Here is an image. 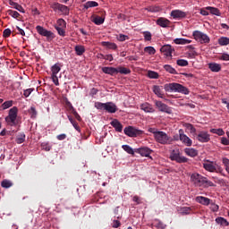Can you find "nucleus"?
<instances>
[{"label": "nucleus", "instance_id": "obj_47", "mask_svg": "<svg viewBox=\"0 0 229 229\" xmlns=\"http://www.w3.org/2000/svg\"><path fill=\"white\" fill-rule=\"evenodd\" d=\"M148 78H150L151 80H157V78H158V72H154V71H148Z\"/></svg>", "mask_w": 229, "mask_h": 229}, {"label": "nucleus", "instance_id": "obj_43", "mask_svg": "<svg viewBox=\"0 0 229 229\" xmlns=\"http://www.w3.org/2000/svg\"><path fill=\"white\" fill-rule=\"evenodd\" d=\"M7 13L13 19H19V17H21V14L17 11L8 10Z\"/></svg>", "mask_w": 229, "mask_h": 229}, {"label": "nucleus", "instance_id": "obj_42", "mask_svg": "<svg viewBox=\"0 0 229 229\" xmlns=\"http://www.w3.org/2000/svg\"><path fill=\"white\" fill-rule=\"evenodd\" d=\"M13 106V100L5 101L2 104L3 110H7V108H11Z\"/></svg>", "mask_w": 229, "mask_h": 229}, {"label": "nucleus", "instance_id": "obj_9", "mask_svg": "<svg viewBox=\"0 0 229 229\" xmlns=\"http://www.w3.org/2000/svg\"><path fill=\"white\" fill-rule=\"evenodd\" d=\"M123 131L125 135H128V137H139V135H142V133H144V131L133 126L125 127Z\"/></svg>", "mask_w": 229, "mask_h": 229}, {"label": "nucleus", "instance_id": "obj_57", "mask_svg": "<svg viewBox=\"0 0 229 229\" xmlns=\"http://www.w3.org/2000/svg\"><path fill=\"white\" fill-rule=\"evenodd\" d=\"M12 35V30L10 29H5L3 32V37L4 38H8V37H10Z\"/></svg>", "mask_w": 229, "mask_h": 229}, {"label": "nucleus", "instance_id": "obj_3", "mask_svg": "<svg viewBox=\"0 0 229 229\" xmlns=\"http://www.w3.org/2000/svg\"><path fill=\"white\" fill-rule=\"evenodd\" d=\"M165 92H180L181 94H184L185 96H188L189 94V89H187L185 86L172 82L165 85Z\"/></svg>", "mask_w": 229, "mask_h": 229}, {"label": "nucleus", "instance_id": "obj_8", "mask_svg": "<svg viewBox=\"0 0 229 229\" xmlns=\"http://www.w3.org/2000/svg\"><path fill=\"white\" fill-rule=\"evenodd\" d=\"M192 36L194 37L195 40H198L199 42H200V44H208L210 42V38L208 37V35L199 30L193 31Z\"/></svg>", "mask_w": 229, "mask_h": 229}, {"label": "nucleus", "instance_id": "obj_16", "mask_svg": "<svg viewBox=\"0 0 229 229\" xmlns=\"http://www.w3.org/2000/svg\"><path fill=\"white\" fill-rule=\"evenodd\" d=\"M170 15L173 19H185V17H187V13L182 10H173Z\"/></svg>", "mask_w": 229, "mask_h": 229}, {"label": "nucleus", "instance_id": "obj_2", "mask_svg": "<svg viewBox=\"0 0 229 229\" xmlns=\"http://www.w3.org/2000/svg\"><path fill=\"white\" fill-rule=\"evenodd\" d=\"M148 131L149 133H153L154 139L158 144H167V142H173V138L171 136L167 135V133L158 131L157 128H148Z\"/></svg>", "mask_w": 229, "mask_h": 229}, {"label": "nucleus", "instance_id": "obj_44", "mask_svg": "<svg viewBox=\"0 0 229 229\" xmlns=\"http://www.w3.org/2000/svg\"><path fill=\"white\" fill-rule=\"evenodd\" d=\"M210 133H215L222 137V135H225V131L223 129H210Z\"/></svg>", "mask_w": 229, "mask_h": 229}, {"label": "nucleus", "instance_id": "obj_27", "mask_svg": "<svg viewBox=\"0 0 229 229\" xmlns=\"http://www.w3.org/2000/svg\"><path fill=\"white\" fill-rule=\"evenodd\" d=\"M77 56H81L85 53V47L81 45H77L74 47Z\"/></svg>", "mask_w": 229, "mask_h": 229}, {"label": "nucleus", "instance_id": "obj_11", "mask_svg": "<svg viewBox=\"0 0 229 229\" xmlns=\"http://www.w3.org/2000/svg\"><path fill=\"white\" fill-rule=\"evenodd\" d=\"M174 140H181L183 144H192V140L183 132V129L179 130V136H174Z\"/></svg>", "mask_w": 229, "mask_h": 229}, {"label": "nucleus", "instance_id": "obj_30", "mask_svg": "<svg viewBox=\"0 0 229 229\" xmlns=\"http://www.w3.org/2000/svg\"><path fill=\"white\" fill-rule=\"evenodd\" d=\"M117 74H130L131 72V70L130 68L119 66L116 68Z\"/></svg>", "mask_w": 229, "mask_h": 229}, {"label": "nucleus", "instance_id": "obj_40", "mask_svg": "<svg viewBox=\"0 0 229 229\" xmlns=\"http://www.w3.org/2000/svg\"><path fill=\"white\" fill-rule=\"evenodd\" d=\"M26 140V135L24 133H20L16 137V142L17 144H22Z\"/></svg>", "mask_w": 229, "mask_h": 229}, {"label": "nucleus", "instance_id": "obj_33", "mask_svg": "<svg viewBox=\"0 0 229 229\" xmlns=\"http://www.w3.org/2000/svg\"><path fill=\"white\" fill-rule=\"evenodd\" d=\"M174 44L185 46V44H191L192 42L191 39H185V38H175L174 40Z\"/></svg>", "mask_w": 229, "mask_h": 229}, {"label": "nucleus", "instance_id": "obj_59", "mask_svg": "<svg viewBox=\"0 0 229 229\" xmlns=\"http://www.w3.org/2000/svg\"><path fill=\"white\" fill-rule=\"evenodd\" d=\"M35 89H27L24 90L23 95L26 98H30V96L31 95V92H33Z\"/></svg>", "mask_w": 229, "mask_h": 229}, {"label": "nucleus", "instance_id": "obj_12", "mask_svg": "<svg viewBox=\"0 0 229 229\" xmlns=\"http://www.w3.org/2000/svg\"><path fill=\"white\" fill-rule=\"evenodd\" d=\"M51 8H53L55 12H56V10H59L61 13H64V15H69V7L60 3L52 4Z\"/></svg>", "mask_w": 229, "mask_h": 229}, {"label": "nucleus", "instance_id": "obj_64", "mask_svg": "<svg viewBox=\"0 0 229 229\" xmlns=\"http://www.w3.org/2000/svg\"><path fill=\"white\" fill-rule=\"evenodd\" d=\"M56 139L58 140H65V139H67V135L66 134H59L56 136Z\"/></svg>", "mask_w": 229, "mask_h": 229}, {"label": "nucleus", "instance_id": "obj_39", "mask_svg": "<svg viewBox=\"0 0 229 229\" xmlns=\"http://www.w3.org/2000/svg\"><path fill=\"white\" fill-rule=\"evenodd\" d=\"M93 22H94V24H97V26H101V24H103V22H105V18H103L101 16H97L93 19Z\"/></svg>", "mask_w": 229, "mask_h": 229}, {"label": "nucleus", "instance_id": "obj_5", "mask_svg": "<svg viewBox=\"0 0 229 229\" xmlns=\"http://www.w3.org/2000/svg\"><path fill=\"white\" fill-rule=\"evenodd\" d=\"M169 158L173 162H177V164H187V162H189V158L182 156V153L178 148L170 151Z\"/></svg>", "mask_w": 229, "mask_h": 229}, {"label": "nucleus", "instance_id": "obj_1", "mask_svg": "<svg viewBox=\"0 0 229 229\" xmlns=\"http://www.w3.org/2000/svg\"><path fill=\"white\" fill-rule=\"evenodd\" d=\"M191 182L195 187H201L202 189H208V187H214V182L208 181L207 177L195 173L191 176Z\"/></svg>", "mask_w": 229, "mask_h": 229}, {"label": "nucleus", "instance_id": "obj_61", "mask_svg": "<svg viewBox=\"0 0 229 229\" xmlns=\"http://www.w3.org/2000/svg\"><path fill=\"white\" fill-rule=\"evenodd\" d=\"M51 78H52L53 83H55L56 87H58V85H60V82H58V76L51 75Z\"/></svg>", "mask_w": 229, "mask_h": 229}, {"label": "nucleus", "instance_id": "obj_14", "mask_svg": "<svg viewBox=\"0 0 229 229\" xmlns=\"http://www.w3.org/2000/svg\"><path fill=\"white\" fill-rule=\"evenodd\" d=\"M135 153H139L141 157H147L148 158H151V153L152 150L149 149L148 148L143 147L140 148H136Z\"/></svg>", "mask_w": 229, "mask_h": 229}, {"label": "nucleus", "instance_id": "obj_48", "mask_svg": "<svg viewBox=\"0 0 229 229\" xmlns=\"http://www.w3.org/2000/svg\"><path fill=\"white\" fill-rule=\"evenodd\" d=\"M144 51L148 53V55H155V53H157V50L153 47H146Z\"/></svg>", "mask_w": 229, "mask_h": 229}, {"label": "nucleus", "instance_id": "obj_60", "mask_svg": "<svg viewBox=\"0 0 229 229\" xmlns=\"http://www.w3.org/2000/svg\"><path fill=\"white\" fill-rule=\"evenodd\" d=\"M219 60H223L224 62H229V55L228 54H222L219 57Z\"/></svg>", "mask_w": 229, "mask_h": 229}, {"label": "nucleus", "instance_id": "obj_52", "mask_svg": "<svg viewBox=\"0 0 229 229\" xmlns=\"http://www.w3.org/2000/svg\"><path fill=\"white\" fill-rule=\"evenodd\" d=\"M68 119L72 126L75 128V130H77V131H80V125H78V123H76V121H74L71 116H68Z\"/></svg>", "mask_w": 229, "mask_h": 229}, {"label": "nucleus", "instance_id": "obj_51", "mask_svg": "<svg viewBox=\"0 0 229 229\" xmlns=\"http://www.w3.org/2000/svg\"><path fill=\"white\" fill-rule=\"evenodd\" d=\"M117 40H119V42H124L125 40H130V37L124 34H119L117 36Z\"/></svg>", "mask_w": 229, "mask_h": 229}, {"label": "nucleus", "instance_id": "obj_19", "mask_svg": "<svg viewBox=\"0 0 229 229\" xmlns=\"http://www.w3.org/2000/svg\"><path fill=\"white\" fill-rule=\"evenodd\" d=\"M161 53H164L165 56H173V51L174 48L171 45H165L160 48Z\"/></svg>", "mask_w": 229, "mask_h": 229}, {"label": "nucleus", "instance_id": "obj_24", "mask_svg": "<svg viewBox=\"0 0 229 229\" xmlns=\"http://www.w3.org/2000/svg\"><path fill=\"white\" fill-rule=\"evenodd\" d=\"M101 46L103 47H106L107 49H117V45L115 43L108 42V41H102Z\"/></svg>", "mask_w": 229, "mask_h": 229}, {"label": "nucleus", "instance_id": "obj_4", "mask_svg": "<svg viewBox=\"0 0 229 229\" xmlns=\"http://www.w3.org/2000/svg\"><path fill=\"white\" fill-rule=\"evenodd\" d=\"M95 108L97 110H106L108 114H115L117 112V106L114 102H95Z\"/></svg>", "mask_w": 229, "mask_h": 229}, {"label": "nucleus", "instance_id": "obj_56", "mask_svg": "<svg viewBox=\"0 0 229 229\" xmlns=\"http://www.w3.org/2000/svg\"><path fill=\"white\" fill-rule=\"evenodd\" d=\"M57 26H59V28H66L67 23L65 22V21L64 19H59L57 20Z\"/></svg>", "mask_w": 229, "mask_h": 229}, {"label": "nucleus", "instance_id": "obj_58", "mask_svg": "<svg viewBox=\"0 0 229 229\" xmlns=\"http://www.w3.org/2000/svg\"><path fill=\"white\" fill-rule=\"evenodd\" d=\"M30 114V117L33 119L35 117H37V109H35V107H30V109L29 110Z\"/></svg>", "mask_w": 229, "mask_h": 229}, {"label": "nucleus", "instance_id": "obj_38", "mask_svg": "<svg viewBox=\"0 0 229 229\" xmlns=\"http://www.w3.org/2000/svg\"><path fill=\"white\" fill-rule=\"evenodd\" d=\"M184 126L186 130L190 131V133H191L192 135H196V128L194 127V125H192V123H185Z\"/></svg>", "mask_w": 229, "mask_h": 229}, {"label": "nucleus", "instance_id": "obj_6", "mask_svg": "<svg viewBox=\"0 0 229 229\" xmlns=\"http://www.w3.org/2000/svg\"><path fill=\"white\" fill-rule=\"evenodd\" d=\"M19 114V108L13 106L9 110L8 115L5 117V123L10 126H15L17 124V114Z\"/></svg>", "mask_w": 229, "mask_h": 229}, {"label": "nucleus", "instance_id": "obj_26", "mask_svg": "<svg viewBox=\"0 0 229 229\" xmlns=\"http://www.w3.org/2000/svg\"><path fill=\"white\" fill-rule=\"evenodd\" d=\"M206 10H208V12H210V13L212 15H216V17L221 16V12L219 11V9H217L216 7L208 6V7H206Z\"/></svg>", "mask_w": 229, "mask_h": 229}, {"label": "nucleus", "instance_id": "obj_41", "mask_svg": "<svg viewBox=\"0 0 229 229\" xmlns=\"http://www.w3.org/2000/svg\"><path fill=\"white\" fill-rule=\"evenodd\" d=\"M218 44H219V46H228L229 38L226 37H222V38H218Z\"/></svg>", "mask_w": 229, "mask_h": 229}, {"label": "nucleus", "instance_id": "obj_22", "mask_svg": "<svg viewBox=\"0 0 229 229\" xmlns=\"http://www.w3.org/2000/svg\"><path fill=\"white\" fill-rule=\"evenodd\" d=\"M102 72H105V74H109L110 76H114V74H117V68L103 67Z\"/></svg>", "mask_w": 229, "mask_h": 229}, {"label": "nucleus", "instance_id": "obj_28", "mask_svg": "<svg viewBox=\"0 0 229 229\" xmlns=\"http://www.w3.org/2000/svg\"><path fill=\"white\" fill-rule=\"evenodd\" d=\"M153 92L157 97L164 98V93L162 92V88H160V86H153Z\"/></svg>", "mask_w": 229, "mask_h": 229}, {"label": "nucleus", "instance_id": "obj_31", "mask_svg": "<svg viewBox=\"0 0 229 229\" xmlns=\"http://www.w3.org/2000/svg\"><path fill=\"white\" fill-rule=\"evenodd\" d=\"M1 187H3V189H10V187H13V182L10 180L4 179L1 182Z\"/></svg>", "mask_w": 229, "mask_h": 229}, {"label": "nucleus", "instance_id": "obj_37", "mask_svg": "<svg viewBox=\"0 0 229 229\" xmlns=\"http://www.w3.org/2000/svg\"><path fill=\"white\" fill-rule=\"evenodd\" d=\"M164 69L165 71H166V72H169L170 74H178V72H176V69L173 68V66L169 64H165Z\"/></svg>", "mask_w": 229, "mask_h": 229}, {"label": "nucleus", "instance_id": "obj_49", "mask_svg": "<svg viewBox=\"0 0 229 229\" xmlns=\"http://www.w3.org/2000/svg\"><path fill=\"white\" fill-rule=\"evenodd\" d=\"M58 35H60V37H65V29L60 27V26H55Z\"/></svg>", "mask_w": 229, "mask_h": 229}, {"label": "nucleus", "instance_id": "obj_63", "mask_svg": "<svg viewBox=\"0 0 229 229\" xmlns=\"http://www.w3.org/2000/svg\"><path fill=\"white\" fill-rule=\"evenodd\" d=\"M121 226V222L119 220L113 221V228H119Z\"/></svg>", "mask_w": 229, "mask_h": 229}, {"label": "nucleus", "instance_id": "obj_23", "mask_svg": "<svg viewBox=\"0 0 229 229\" xmlns=\"http://www.w3.org/2000/svg\"><path fill=\"white\" fill-rule=\"evenodd\" d=\"M208 69H210L212 72H219V71H221V64L217 63H210L208 64Z\"/></svg>", "mask_w": 229, "mask_h": 229}, {"label": "nucleus", "instance_id": "obj_54", "mask_svg": "<svg viewBox=\"0 0 229 229\" xmlns=\"http://www.w3.org/2000/svg\"><path fill=\"white\" fill-rule=\"evenodd\" d=\"M222 162H223V164H224V165H225V171H226V172L228 173V174H229V159L226 158V157H225V158H223Z\"/></svg>", "mask_w": 229, "mask_h": 229}, {"label": "nucleus", "instance_id": "obj_46", "mask_svg": "<svg viewBox=\"0 0 229 229\" xmlns=\"http://www.w3.org/2000/svg\"><path fill=\"white\" fill-rule=\"evenodd\" d=\"M176 64L180 67H187V65H189V61L185 59H178Z\"/></svg>", "mask_w": 229, "mask_h": 229}, {"label": "nucleus", "instance_id": "obj_34", "mask_svg": "<svg viewBox=\"0 0 229 229\" xmlns=\"http://www.w3.org/2000/svg\"><path fill=\"white\" fill-rule=\"evenodd\" d=\"M9 4L11 6H13L15 10H18V12H21V13H24V8L22 7V5H21V4H19L15 2H13V1H10Z\"/></svg>", "mask_w": 229, "mask_h": 229}, {"label": "nucleus", "instance_id": "obj_20", "mask_svg": "<svg viewBox=\"0 0 229 229\" xmlns=\"http://www.w3.org/2000/svg\"><path fill=\"white\" fill-rule=\"evenodd\" d=\"M111 126H113V128H114L115 131H118L119 133H121V131H123V123H121V122H119V120L117 119H113V121L110 123Z\"/></svg>", "mask_w": 229, "mask_h": 229}, {"label": "nucleus", "instance_id": "obj_10", "mask_svg": "<svg viewBox=\"0 0 229 229\" xmlns=\"http://www.w3.org/2000/svg\"><path fill=\"white\" fill-rule=\"evenodd\" d=\"M155 106L157 107L159 112H164L165 114H173V109L166 104L159 100H154Z\"/></svg>", "mask_w": 229, "mask_h": 229}, {"label": "nucleus", "instance_id": "obj_25", "mask_svg": "<svg viewBox=\"0 0 229 229\" xmlns=\"http://www.w3.org/2000/svg\"><path fill=\"white\" fill-rule=\"evenodd\" d=\"M184 153L188 156V157H198V150L194 149V148H187L184 149Z\"/></svg>", "mask_w": 229, "mask_h": 229}, {"label": "nucleus", "instance_id": "obj_50", "mask_svg": "<svg viewBox=\"0 0 229 229\" xmlns=\"http://www.w3.org/2000/svg\"><path fill=\"white\" fill-rule=\"evenodd\" d=\"M122 148L123 149H124V151L129 153V155H133V153H135V151H133V148H131V147H130L129 145H123Z\"/></svg>", "mask_w": 229, "mask_h": 229}, {"label": "nucleus", "instance_id": "obj_53", "mask_svg": "<svg viewBox=\"0 0 229 229\" xmlns=\"http://www.w3.org/2000/svg\"><path fill=\"white\" fill-rule=\"evenodd\" d=\"M143 36H144V38H145V40L147 42L151 41V37H152L151 32H149V31H143Z\"/></svg>", "mask_w": 229, "mask_h": 229}, {"label": "nucleus", "instance_id": "obj_17", "mask_svg": "<svg viewBox=\"0 0 229 229\" xmlns=\"http://www.w3.org/2000/svg\"><path fill=\"white\" fill-rule=\"evenodd\" d=\"M195 201L197 203H199L200 205H204L205 207H208V205L211 204L212 199L203 197V196H198L195 198Z\"/></svg>", "mask_w": 229, "mask_h": 229}, {"label": "nucleus", "instance_id": "obj_15", "mask_svg": "<svg viewBox=\"0 0 229 229\" xmlns=\"http://www.w3.org/2000/svg\"><path fill=\"white\" fill-rule=\"evenodd\" d=\"M140 110H143L146 114H155V108L153 105L145 102L140 106Z\"/></svg>", "mask_w": 229, "mask_h": 229}, {"label": "nucleus", "instance_id": "obj_32", "mask_svg": "<svg viewBox=\"0 0 229 229\" xmlns=\"http://www.w3.org/2000/svg\"><path fill=\"white\" fill-rule=\"evenodd\" d=\"M216 223H217V225H221V226H229L228 220L221 216L216 218Z\"/></svg>", "mask_w": 229, "mask_h": 229}, {"label": "nucleus", "instance_id": "obj_36", "mask_svg": "<svg viewBox=\"0 0 229 229\" xmlns=\"http://www.w3.org/2000/svg\"><path fill=\"white\" fill-rule=\"evenodd\" d=\"M188 55L190 58H194L195 56H198V52L194 50V47H192L191 45L188 46Z\"/></svg>", "mask_w": 229, "mask_h": 229}, {"label": "nucleus", "instance_id": "obj_7", "mask_svg": "<svg viewBox=\"0 0 229 229\" xmlns=\"http://www.w3.org/2000/svg\"><path fill=\"white\" fill-rule=\"evenodd\" d=\"M36 31L38 33V35H41V37H46L47 42H51L53 38H55V33L53 31L47 30V29H44V27L38 25L36 27Z\"/></svg>", "mask_w": 229, "mask_h": 229}, {"label": "nucleus", "instance_id": "obj_45", "mask_svg": "<svg viewBox=\"0 0 229 229\" xmlns=\"http://www.w3.org/2000/svg\"><path fill=\"white\" fill-rule=\"evenodd\" d=\"M191 212H192V208H191L183 207L181 208V214L182 216H189V214H191Z\"/></svg>", "mask_w": 229, "mask_h": 229}, {"label": "nucleus", "instance_id": "obj_62", "mask_svg": "<svg viewBox=\"0 0 229 229\" xmlns=\"http://www.w3.org/2000/svg\"><path fill=\"white\" fill-rule=\"evenodd\" d=\"M98 92H99V90L98 89L92 88L90 89L89 96H92V98H94V96H96V94H98Z\"/></svg>", "mask_w": 229, "mask_h": 229}, {"label": "nucleus", "instance_id": "obj_29", "mask_svg": "<svg viewBox=\"0 0 229 229\" xmlns=\"http://www.w3.org/2000/svg\"><path fill=\"white\" fill-rule=\"evenodd\" d=\"M60 71H62V68L60 67L59 64H55L51 67V76H56V74H58V72H60Z\"/></svg>", "mask_w": 229, "mask_h": 229}, {"label": "nucleus", "instance_id": "obj_35", "mask_svg": "<svg viewBox=\"0 0 229 229\" xmlns=\"http://www.w3.org/2000/svg\"><path fill=\"white\" fill-rule=\"evenodd\" d=\"M96 6H99V4L96 1H89L84 4L86 10H89V8H96Z\"/></svg>", "mask_w": 229, "mask_h": 229}, {"label": "nucleus", "instance_id": "obj_55", "mask_svg": "<svg viewBox=\"0 0 229 229\" xmlns=\"http://www.w3.org/2000/svg\"><path fill=\"white\" fill-rule=\"evenodd\" d=\"M210 205V210H212V212H217L219 210V206L216 203H213L211 200V204Z\"/></svg>", "mask_w": 229, "mask_h": 229}, {"label": "nucleus", "instance_id": "obj_18", "mask_svg": "<svg viewBox=\"0 0 229 229\" xmlns=\"http://www.w3.org/2000/svg\"><path fill=\"white\" fill-rule=\"evenodd\" d=\"M203 167L206 171H209V173H215V171H217V165H216L214 162L207 161L203 163Z\"/></svg>", "mask_w": 229, "mask_h": 229}, {"label": "nucleus", "instance_id": "obj_21", "mask_svg": "<svg viewBox=\"0 0 229 229\" xmlns=\"http://www.w3.org/2000/svg\"><path fill=\"white\" fill-rule=\"evenodd\" d=\"M157 24L161 28H169V24H171V21L165 18L161 17L157 20Z\"/></svg>", "mask_w": 229, "mask_h": 229}, {"label": "nucleus", "instance_id": "obj_13", "mask_svg": "<svg viewBox=\"0 0 229 229\" xmlns=\"http://www.w3.org/2000/svg\"><path fill=\"white\" fill-rule=\"evenodd\" d=\"M196 139L199 140V142H208L210 140V134L205 131H202L197 134Z\"/></svg>", "mask_w": 229, "mask_h": 229}]
</instances>
